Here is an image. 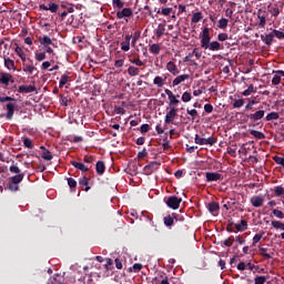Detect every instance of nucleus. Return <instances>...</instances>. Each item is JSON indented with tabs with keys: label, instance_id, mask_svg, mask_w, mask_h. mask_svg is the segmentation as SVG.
<instances>
[{
	"label": "nucleus",
	"instance_id": "obj_1",
	"mask_svg": "<svg viewBox=\"0 0 284 284\" xmlns=\"http://www.w3.org/2000/svg\"><path fill=\"white\" fill-rule=\"evenodd\" d=\"M196 145H214L216 140L213 136L210 138H201L199 134L195 135Z\"/></svg>",
	"mask_w": 284,
	"mask_h": 284
},
{
	"label": "nucleus",
	"instance_id": "obj_2",
	"mask_svg": "<svg viewBox=\"0 0 284 284\" xmlns=\"http://www.w3.org/2000/svg\"><path fill=\"white\" fill-rule=\"evenodd\" d=\"M210 29L205 28L203 31H202V36H201V45L202 48H204V50H207V47L210 45Z\"/></svg>",
	"mask_w": 284,
	"mask_h": 284
},
{
	"label": "nucleus",
	"instance_id": "obj_3",
	"mask_svg": "<svg viewBox=\"0 0 284 284\" xmlns=\"http://www.w3.org/2000/svg\"><path fill=\"white\" fill-rule=\"evenodd\" d=\"M181 201H183L181 197L176 196H170L166 201L168 207H171L172 210H179L181 205Z\"/></svg>",
	"mask_w": 284,
	"mask_h": 284
},
{
	"label": "nucleus",
	"instance_id": "obj_4",
	"mask_svg": "<svg viewBox=\"0 0 284 284\" xmlns=\"http://www.w3.org/2000/svg\"><path fill=\"white\" fill-rule=\"evenodd\" d=\"M165 94L169 97L170 108H174L175 105H178V103H181V101L179 100V95H174L171 90L165 89Z\"/></svg>",
	"mask_w": 284,
	"mask_h": 284
},
{
	"label": "nucleus",
	"instance_id": "obj_5",
	"mask_svg": "<svg viewBox=\"0 0 284 284\" xmlns=\"http://www.w3.org/2000/svg\"><path fill=\"white\" fill-rule=\"evenodd\" d=\"M178 112L179 109H176V106H172L165 115V123H172V121L176 119Z\"/></svg>",
	"mask_w": 284,
	"mask_h": 284
},
{
	"label": "nucleus",
	"instance_id": "obj_6",
	"mask_svg": "<svg viewBox=\"0 0 284 284\" xmlns=\"http://www.w3.org/2000/svg\"><path fill=\"white\" fill-rule=\"evenodd\" d=\"M130 41H132V34H126L124 41L121 42V50L123 52H129L130 50Z\"/></svg>",
	"mask_w": 284,
	"mask_h": 284
},
{
	"label": "nucleus",
	"instance_id": "obj_7",
	"mask_svg": "<svg viewBox=\"0 0 284 284\" xmlns=\"http://www.w3.org/2000/svg\"><path fill=\"white\" fill-rule=\"evenodd\" d=\"M152 283L153 284H170V280H168V276L160 274L155 278H153Z\"/></svg>",
	"mask_w": 284,
	"mask_h": 284
},
{
	"label": "nucleus",
	"instance_id": "obj_8",
	"mask_svg": "<svg viewBox=\"0 0 284 284\" xmlns=\"http://www.w3.org/2000/svg\"><path fill=\"white\" fill-rule=\"evenodd\" d=\"M263 116H265V111L260 110L253 114H250L248 119H251V121H261V119H263Z\"/></svg>",
	"mask_w": 284,
	"mask_h": 284
},
{
	"label": "nucleus",
	"instance_id": "obj_9",
	"mask_svg": "<svg viewBox=\"0 0 284 284\" xmlns=\"http://www.w3.org/2000/svg\"><path fill=\"white\" fill-rule=\"evenodd\" d=\"M189 79H190V74L178 75L173 80V85H181V83H184V81H187Z\"/></svg>",
	"mask_w": 284,
	"mask_h": 284
},
{
	"label": "nucleus",
	"instance_id": "obj_10",
	"mask_svg": "<svg viewBox=\"0 0 284 284\" xmlns=\"http://www.w3.org/2000/svg\"><path fill=\"white\" fill-rule=\"evenodd\" d=\"M265 200H263V197L261 196H253L251 197V204L253 205V207H261L263 205Z\"/></svg>",
	"mask_w": 284,
	"mask_h": 284
},
{
	"label": "nucleus",
	"instance_id": "obj_11",
	"mask_svg": "<svg viewBox=\"0 0 284 284\" xmlns=\"http://www.w3.org/2000/svg\"><path fill=\"white\" fill-rule=\"evenodd\" d=\"M221 179H222L221 173H213V172L206 173V181L209 182L221 181Z\"/></svg>",
	"mask_w": 284,
	"mask_h": 284
},
{
	"label": "nucleus",
	"instance_id": "obj_12",
	"mask_svg": "<svg viewBox=\"0 0 284 284\" xmlns=\"http://www.w3.org/2000/svg\"><path fill=\"white\" fill-rule=\"evenodd\" d=\"M4 68H7V70H12L13 72L17 71V67H14V60L10 58H4Z\"/></svg>",
	"mask_w": 284,
	"mask_h": 284
},
{
	"label": "nucleus",
	"instance_id": "obj_13",
	"mask_svg": "<svg viewBox=\"0 0 284 284\" xmlns=\"http://www.w3.org/2000/svg\"><path fill=\"white\" fill-rule=\"evenodd\" d=\"M23 72H26L27 74H37V69L34 65L32 64H26L23 63V68H22Z\"/></svg>",
	"mask_w": 284,
	"mask_h": 284
},
{
	"label": "nucleus",
	"instance_id": "obj_14",
	"mask_svg": "<svg viewBox=\"0 0 284 284\" xmlns=\"http://www.w3.org/2000/svg\"><path fill=\"white\" fill-rule=\"evenodd\" d=\"M14 116V103L7 104V119L10 121Z\"/></svg>",
	"mask_w": 284,
	"mask_h": 284
},
{
	"label": "nucleus",
	"instance_id": "obj_15",
	"mask_svg": "<svg viewBox=\"0 0 284 284\" xmlns=\"http://www.w3.org/2000/svg\"><path fill=\"white\" fill-rule=\"evenodd\" d=\"M257 18L260 19V26L261 28H265V24L267 23L266 19H265V11L263 10H258L257 11Z\"/></svg>",
	"mask_w": 284,
	"mask_h": 284
},
{
	"label": "nucleus",
	"instance_id": "obj_16",
	"mask_svg": "<svg viewBox=\"0 0 284 284\" xmlns=\"http://www.w3.org/2000/svg\"><path fill=\"white\" fill-rule=\"evenodd\" d=\"M166 70H169V72H171V74H179V68H176V64H174V62L170 61L166 64Z\"/></svg>",
	"mask_w": 284,
	"mask_h": 284
},
{
	"label": "nucleus",
	"instance_id": "obj_17",
	"mask_svg": "<svg viewBox=\"0 0 284 284\" xmlns=\"http://www.w3.org/2000/svg\"><path fill=\"white\" fill-rule=\"evenodd\" d=\"M10 81H12V74L2 73V75L0 78V83H2L3 85H8L10 83Z\"/></svg>",
	"mask_w": 284,
	"mask_h": 284
},
{
	"label": "nucleus",
	"instance_id": "obj_18",
	"mask_svg": "<svg viewBox=\"0 0 284 284\" xmlns=\"http://www.w3.org/2000/svg\"><path fill=\"white\" fill-rule=\"evenodd\" d=\"M40 150H42V159H44V161H52L53 156L50 151H48L44 146H41Z\"/></svg>",
	"mask_w": 284,
	"mask_h": 284
},
{
	"label": "nucleus",
	"instance_id": "obj_19",
	"mask_svg": "<svg viewBox=\"0 0 284 284\" xmlns=\"http://www.w3.org/2000/svg\"><path fill=\"white\" fill-rule=\"evenodd\" d=\"M124 17H132V9L125 8L122 11L118 12L119 19H123Z\"/></svg>",
	"mask_w": 284,
	"mask_h": 284
},
{
	"label": "nucleus",
	"instance_id": "obj_20",
	"mask_svg": "<svg viewBox=\"0 0 284 284\" xmlns=\"http://www.w3.org/2000/svg\"><path fill=\"white\" fill-rule=\"evenodd\" d=\"M71 164L73 168H77V170H80L81 172H88V170H90V168L85 166V164L79 163L77 161L71 162Z\"/></svg>",
	"mask_w": 284,
	"mask_h": 284
},
{
	"label": "nucleus",
	"instance_id": "obj_21",
	"mask_svg": "<svg viewBox=\"0 0 284 284\" xmlns=\"http://www.w3.org/2000/svg\"><path fill=\"white\" fill-rule=\"evenodd\" d=\"M153 83L158 88H163V85H165V78L158 75V77L154 78Z\"/></svg>",
	"mask_w": 284,
	"mask_h": 284
},
{
	"label": "nucleus",
	"instance_id": "obj_22",
	"mask_svg": "<svg viewBox=\"0 0 284 284\" xmlns=\"http://www.w3.org/2000/svg\"><path fill=\"white\" fill-rule=\"evenodd\" d=\"M19 90L20 92H24V94H29L30 92H34L37 88H34L33 85H21Z\"/></svg>",
	"mask_w": 284,
	"mask_h": 284
},
{
	"label": "nucleus",
	"instance_id": "obj_23",
	"mask_svg": "<svg viewBox=\"0 0 284 284\" xmlns=\"http://www.w3.org/2000/svg\"><path fill=\"white\" fill-rule=\"evenodd\" d=\"M163 34H165V24L160 23L155 30V36L161 38Z\"/></svg>",
	"mask_w": 284,
	"mask_h": 284
},
{
	"label": "nucleus",
	"instance_id": "obj_24",
	"mask_svg": "<svg viewBox=\"0 0 284 284\" xmlns=\"http://www.w3.org/2000/svg\"><path fill=\"white\" fill-rule=\"evenodd\" d=\"M237 232H245L247 230V222L242 220L241 223L235 225Z\"/></svg>",
	"mask_w": 284,
	"mask_h": 284
},
{
	"label": "nucleus",
	"instance_id": "obj_25",
	"mask_svg": "<svg viewBox=\"0 0 284 284\" xmlns=\"http://www.w3.org/2000/svg\"><path fill=\"white\" fill-rule=\"evenodd\" d=\"M207 49L211 50L212 52L221 50V43L213 41L207 45Z\"/></svg>",
	"mask_w": 284,
	"mask_h": 284
},
{
	"label": "nucleus",
	"instance_id": "obj_26",
	"mask_svg": "<svg viewBox=\"0 0 284 284\" xmlns=\"http://www.w3.org/2000/svg\"><path fill=\"white\" fill-rule=\"evenodd\" d=\"M156 14H163V17H170L172 14V8H162L156 11Z\"/></svg>",
	"mask_w": 284,
	"mask_h": 284
},
{
	"label": "nucleus",
	"instance_id": "obj_27",
	"mask_svg": "<svg viewBox=\"0 0 284 284\" xmlns=\"http://www.w3.org/2000/svg\"><path fill=\"white\" fill-rule=\"evenodd\" d=\"M271 225L275 230H282V232H284V223L283 222H281V221H272Z\"/></svg>",
	"mask_w": 284,
	"mask_h": 284
},
{
	"label": "nucleus",
	"instance_id": "obj_28",
	"mask_svg": "<svg viewBox=\"0 0 284 284\" xmlns=\"http://www.w3.org/2000/svg\"><path fill=\"white\" fill-rule=\"evenodd\" d=\"M128 74L130 77H139V68H136V67H129Z\"/></svg>",
	"mask_w": 284,
	"mask_h": 284
},
{
	"label": "nucleus",
	"instance_id": "obj_29",
	"mask_svg": "<svg viewBox=\"0 0 284 284\" xmlns=\"http://www.w3.org/2000/svg\"><path fill=\"white\" fill-rule=\"evenodd\" d=\"M95 170L99 174H103V172H105V164L99 161L95 165Z\"/></svg>",
	"mask_w": 284,
	"mask_h": 284
},
{
	"label": "nucleus",
	"instance_id": "obj_30",
	"mask_svg": "<svg viewBox=\"0 0 284 284\" xmlns=\"http://www.w3.org/2000/svg\"><path fill=\"white\" fill-rule=\"evenodd\" d=\"M203 19V13L201 12H195L193 16H192V23H199V21H201Z\"/></svg>",
	"mask_w": 284,
	"mask_h": 284
},
{
	"label": "nucleus",
	"instance_id": "obj_31",
	"mask_svg": "<svg viewBox=\"0 0 284 284\" xmlns=\"http://www.w3.org/2000/svg\"><path fill=\"white\" fill-rule=\"evenodd\" d=\"M263 41L266 43V45H272V42L274 41V33L271 32L266 34Z\"/></svg>",
	"mask_w": 284,
	"mask_h": 284
},
{
	"label": "nucleus",
	"instance_id": "obj_32",
	"mask_svg": "<svg viewBox=\"0 0 284 284\" xmlns=\"http://www.w3.org/2000/svg\"><path fill=\"white\" fill-rule=\"evenodd\" d=\"M22 143H23L24 148H28L29 150H32V148H34V144L32 143V141L29 138H23Z\"/></svg>",
	"mask_w": 284,
	"mask_h": 284
},
{
	"label": "nucleus",
	"instance_id": "obj_33",
	"mask_svg": "<svg viewBox=\"0 0 284 284\" xmlns=\"http://www.w3.org/2000/svg\"><path fill=\"white\" fill-rule=\"evenodd\" d=\"M182 101H183V103H190V101H192V93L185 91L182 94Z\"/></svg>",
	"mask_w": 284,
	"mask_h": 284
},
{
	"label": "nucleus",
	"instance_id": "obj_34",
	"mask_svg": "<svg viewBox=\"0 0 284 284\" xmlns=\"http://www.w3.org/2000/svg\"><path fill=\"white\" fill-rule=\"evenodd\" d=\"M150 52H152V54H159V52H161V45L159 44H152L150 47Z\"/></svg>",
	"mask_w": 284,
	"mask_h": 284
},
{
	"label": "nucleus",
	"instance_id": "obj_35",
	"mask_svg": "<svg viewBox=\"0 0 284 284\" xmlns=\"http://www.w3.org/2000/svg\"><path fill=\"white\" fill-rule=\"evenodd\" d=\"M21 181H23V174H18L12 178V183L14 185H19V183H21Z\"/></svg>",
	"mask_w": 284,
	"mask_h": 284
},
{
	"label": "nucleus",
	"instance_id": "obj_36",
	"mask_svg": "<svg viewBox=\"0 0 284 284\" xmlns=\"http://www.w3.org/2000/svg\"><path fill=\"white\" fill-rule=\"evenodd\" d=\"M227 23H229L227 19L222 18V19H220L217 27H219L221 30H225V28H227Z\"/></svg>",
	"mask_w": 284,
	"mask_h": 284
},
{
	"label": "nucleus",
	"instance_id": "obj_37",
	"mask_svg": "<svg viewBox=\"0 0 284 284\" xmlns=\"http://www.w3.org/2000/svg\"><path fill=\"white\" fill-rule=\"evenodd\" d=\"M164 224L170 227L171 225H174V217L171 215H168L164 217Z\"/></svg>",
	"mask_w": 284,
	"mask_h": 284
},
{
	"label": "nucleus",
	"instance_id": "obj_38",
	"mask_svg": "<svg viewBox=\"0 0 284 284\" xmlns=\"http://www.w3.org/2000/svg\"><path fill=\"white\" fill-rule=\"evenodd\" d=\"M278 119V113L271 112L266 115V121H276Z\"/></svg>",
	"mask_w": 284,
	"mask_h": 284
},
{
	"label": "nucleus",
	"instance_id": "obj_39",
	"mask_svg": "<svg viewBox=\"0 0 284 284\" xmlns=\"http://www.w3.org/2000/svg\"><path fill=\"white\" fill-rule=\"evenodd\" d=\"M251 134L252 136H255V139H265V134H263L261 131L252 130Z\"/></svg>",
	"mask_w": 284,
	"mask_h": 284
},
{
	"label": "nucleus",
	"instance_id": "obj_40",
	"mask_svg": "<svg viewBox=\"0 0 284 284\" xmlns=\"http://www.w3.org/2000/svg\"><path fill=\"white\" fill-rule=\"evenodd\" d=\"M273 215L275 216V219H284V213L283 211L278 210V209H274L273 210Z\"/></svg>",
	"mask_w": 284,
	"mask_h": 284
},
{
	"label": "nucleus",
	"instance_id": "obj_41",
	"mask_svg": "<svg viewBox=\"0 0 284 284\" xmlns=\"http://www.w3.org/2000/svg\"><path fill=\"white\" fill-rule=\"evenodd\" d=\"M40 41H41L42 45H50L52 43V40L48 36L40 38Z\"/></svg>",
	"mask_w": 284,
	"mask_h": 284
},
{
	"label": "nucleus",
	"instance_id": "obj_42",
	"mask_svg": "<svg viewBox=\"0 0 284 284\" xmlns=\"http://www.w3.org/2000/svg\"><path fill=\"white\" fill-rule=\"evenodd\" d=\"M274 192H275V196H283L284 195V187L283 186H275Z\"/></svg>",
	"mask_w": 284,
	"mask_h": 284
},
{
	"label": "nucleus",
	"instance_id": "obj_43",
	"mask_svg": "<svg viewBox=\"0 0 284 284\" xmlns=\"http://www.w3.org/2000/svg\"><path fill=\"white\" fill-rule=\"evenodd\" d=\"M209 211L210 212H219V203L212 202L211 204H209Z\"/></svg>",
	"mask_w": 284,
	"mask_h": 284
},
{
	"label": "nucleus",
	"instance_id": "obj_44",
	"mask_svg": "<svg viewBox=\"0 0 284 284\" xmlns=\"http://www.w3.org/2000/svg\"><path fill=\"white\" fill-rule=\"evenodd\" d=\"M243 105H245V101L240 99L234 101L233 108H243Z\"/></svg>",
	"mask_w": 284,
	"mask_h": 284
},
{
	"label": "nucleus",
	"instance_id": "obj_45",
	"mask_svg": "<svg viewBox=\"0 0 284 284\" xmlns=\"http://www.w3.org/2000/svg\"><path fill=\"white\" fill-rule=\"evenodd\" d=\"M186 112L190 114V116H192V119H196V116H199V111H196V109H187Z\"/></svg>",
	"mask_w": 284,
	"mask_h": 284
},
{
	"label": "nucleus",
	"instance_id": "obj_46",
	"mask_svg": "<svg viewBox=\"0 0 284 284\" xmlns=\"http://www.w3.org/2000/svg\"><path fill=\"white\" fill-rule=\"evenodd\" d=\"M266 281H267V277L257 276V277H255V283L254 284H265Z\"/></svg>",
	"mask_w": 284,
	"mask_h": 284
},
{
	"label": "nucleus",
	"instance_id": "obj_47",
	"mask_svg": "<svg viewBox=\"0 0 284 284\" xmlns=\"http://www.w3.org/2000/svg\"><path fill=\"white\" fill-rule=\"evenodd\" d=\"M252 92H254V84H251L247 90H245L243 92V97H250V94H252Z\"/></svg>",
	"mask_w": 284,
	"mask_h": 284
},
{
	"label": "nucleus",
	"instance_id": "obj_48",
	"mask_svg": "<svg viewBox=\"0 0 284 284\" xmlns=\"http://www.w3.org/2000/svg\"><path fill=\"white\" fill-rule=\"evenodd\" d=\"M270 12H271L272 17H278V14H281L278 7L271 8Z\"/></svg>",
	"mask_w": 284,
	"mask_h": 284
},
{
	"label": "nucleus",
	"instance_id": "obj_49",
	"mask_svg": "<svg viewBox=\"0 0 284 284\" xmlns=\"http://www.w3.org/2000/svg\"><path fill=\"white\" fill-rule=\"evenodd\" d=\"M45 10H50V12H57V10H59V6H57V3H50Z\"/></svg>",
	"mask_w": 284,
	"mask_h": 284
},
{
	"label": "nucleus",
	"instance_id": "obj_50",
	"mask_svg": "<svg viewBox=\"0 0 284 284\" xmlns=\"http://www.w3.org/2000/svg\"><path fill=\"white\" fill-rule=\"evenodd\" d=\"M273 37H276V39H284V33L278 30H273Z\"/></svg>",
	"mask_w": 284,
	"mask_h": 284
},
{
	"label": "nucleus",
	"instance_id": "obj_51",
	"mask_svg": "<svg viewBox=\"0 0 284 284\" xmlns=\"http://www.w3.org/2000/svg\"><path fill=\"white\" fill-rule=\"evenodd\" d=\"M272 83H273V85H278V83H281V75L275 73L272 79Z\"/></svg>",
	"mask_w": 284,
	"mask_h": 284
},
{
	"label": "nucleus",
	"instance_id": "obj_52",
	"mask_svg": "<svg viewBox=\"0 0 284 284\" xmlns=\"http://www.w3.org/2000/svg\"><path fill=\"white\" fill-rule=\"evenodd\" d=\"M260 252H261L262 256H264V258H272V255H270V253H267V248H260Z\"/></svg>",
	"mask_w": 284,
	"mask_h": 284
},
{
	"label": "nucleus",
	"instance_id": "obj_53",
	"mask_svg": "<svg viewBox=\"0 0 284 284\" xmlns=\"http://www.w3.org/2000/svg\"><path fill=\"white\" fill-rule=\"evenodd\" d=\"M16 54H18V57H22L26 54V52H23V49H21V47L17 45L14 49Z\"/></svg>",
	"mask_w": 284,
	"mask_h": 284
},
{
	"label": "nucleus",
	"instance_id": "obj_54",
	"mask_svg": "<svg viewBox=\"0 0 284 284\" xmlns=\"http://www.w3.org/2000/svg\"><path fill=\"white\" fill-rule=\"evenodd\" d=\"M274 161L277 163V165H282L284 168V158L275 156Z\"/></svg>",
	"mask_w": 284,
	"mask_h": 284
},
{
	"label": "nucleus",
	"instance_id": "obj_55",
	"mask_svg": "<svg viewBox=\"0 0 284 284\" xmlns=\"http://www.w3.org/2000/svg\"><path fill=\"white\" fill-rule=\"evenodd\" d=\"M10 172H11L12 174H19V172H21V170H20L19 166H17V165H11V166H10Z\"/></svg>",
	"mask_w": 284,
	"mask_h": 284
},
{
	"label": "nucleus",
	"instance_id": "obj_56",
	"mask_svg": "<svg viewBox=\"0 0 284 284\" xmlns=\"http://www.w3.org/2000/svg\"><path fill=\"white\" fill-rule=\"evenodd\" d=\"M65 83H68V75H62L60 79V88H63V85H65Z\"/></svg>",
	"mask_w": 284,
	"mask_h": 284
},
{
	"label": "nucleus",
	"instance_id": "obj_57",
	"mask_svg": "<svg viewBox=\"0 0 284 284\" xmlns=\"http://www.w3.org/2000/svg\"><path fill=\"white\" fill-rule=\"evenodd\" d=\"M68 185H69V187H77V181L72 178H69Z\"/></svg>",
	"mask_w": 284,
	"mask_h": 284
},
{
	"label": "nucleus",
	"instance_id": "obj_58",
	"mask_svg": "<svg viewBox=\"0 0 284 284\" xmlns=\"http://www.w3.org/2000/svg\"><path fill=\"white\" fill-rule=\"evenodd\" d=\"M256 103H258L256 100L250 101V102L246 104L245 110H252V106H253V105H256Z\"/></svg>",
	"mask_w": 284,
	"mask_h": 284
},
{
	"label": "nucleus",
	"instance_id": "obj_59",
	"mask_svg": "<svg viewBox=\"0 0 284 284\" xmlns=\"http://www.w3.org/2000/svg\"><path fill=\"white\" fill-rule=\"evenodd\" d=\"M237 270H240L241 272L247 270V264H245V262H241V263L237 265Z\"/></svg>",
	"mask_w": 284,
	"mask_h": 284
},
{
	"label": "nucleus",
	"instance_id": "obj_60",
	"mask_svg": "<svg viewBox=\"0 0 284 284\" xmlns=\"http://www.w3.org/2000/svg\"><path fill=\"white\" fill-rule=\"evenodd\" d=\"M233 243H234V240L231 237H229L227 240L224 241V245L226 247H232Z\"/></svg>",
	"mask_w": 284,
	"mask_h": 284
},
{
	"label": "nucleus",
	"instance_id": "obj_61",
	"mask_svg": "<svg viewBox=\"0 0 284 284\" xmlns=\"http://www.w3.org/2000/svg\"><path fill=\"white\" fill-rule=\"evenodd\" d=\"M131 63H134V65H138V67H141L143 65V61H141V59H133V60H130Z\"/></svg>",
	"mask_w": 284,
	"mask_h": 284
},
{
	"label": "nucleus",
	"instance_id": "obj_62",
	"mask_svg": "<svg viewBox=\"0 0 284 284\" xmlns=\"http://www.w3.org/2000/svg\"><path fill=\"white\" fill-rule=\"evenodd\" d=\"M219 41H227V34L226 33H220L217 36Z\"/></svg>",
	"mask_w": 284,
	"mask_h": 284
},
{
	"label": "nucleus",
	"instance_id": "obj_63",
	"mask_svg": "<svg viewBox=\"0 0 284 284\" xmlns=\"http://www.w3.org/2000/svg\"><path fill=\"white\" fill-rule=\"evenodd\" d=\"M36 59L37 61H43V59H45V53H37Z\"/></svg>",
	"mask_w": 284,
	"mask_h": 284
},
{
	"label": "nucleus",
	"instance_id": "obj_64",
	"mask_svg": "<svg viewBox=\"0 0 284 284\" xmlns=\"http://www.w3.org/2000/svg\"><path fill=\"white\" fill-rule=\"evenodd\" d=\"M204 110H205V112L211 113L212 110H214V106H212V104H205V105H204Z\"/></svg>",
	"mask_w": 284,
	"mask_h": 284
}]
</instances>
